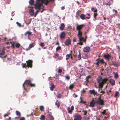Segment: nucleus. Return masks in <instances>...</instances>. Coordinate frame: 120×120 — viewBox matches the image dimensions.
Instances as JSON below:
<instances>
[{
    "mask_svg": "<svg viewBox=\"0 0 120 120\" xmlns=\"http://www.w3.org/2000/svg\"><path fill=\"white\" fill-rule=\"evenodd\" d=\"M108 79L106 78H102L101 76H99L97 79V82L98 83V86L99 88L101 89L102 90V88L104 85L108 81Z\"/></svg>",
    "mask_w": 120,
    "mask_h": 120,
    "instance_id": "1",
    "label": "nucleus"
},
{
    "mask_svg": "<svg viewBox=\"0 0 120 120\" xmlns=\"http://www.w3.org/2000/svg\"><path fill=\"white\" fill-rule=\"evenodd\" d=\"M101 95L98 97V100L95 101V103L98 105L97 108L98 109H100L102 108L104 105V100L101 99Z\"/></svg>",
    "mask_w": 120,
    "mask_h": 120,
    "instance_id": "2",
    "label": "nucleus"
},
{
    "mask_svg": "<svg viewBox=\"0 0 120 120\" xmlns=\"http://www.w3.org/2000/svg\"><path fill=\"white\" fill-rule=\"evenodd\" d=\"M26 63H22V68H26L27 67L30 68L32 67L33 61L32 60H29L28 61H26Z\"/></svg>",
    "mask_w": 120,
    "mask_h": 120,
    "instance_id": "3",
    "label": "nucleus"
},
{
    "mask_svg": "<svg viewBox=\"0 0 120 120\" xmlns=\"http://www.w3.org/2000/svg\"><path fill=\"white\" fill-rule=\"evenodd\" d=\"M42 4L38 0H37L36 3L35 4L34 7L35 9L40 10L41 9L43 8Z\"/></svg>",
    "mask_w": 120,
    "mask_h": 120,
    "instance_id": "4",
    "label": "nucleus"
},
{
    "mask_svg": "<svg viewBox=\"0 0 120 120\" xmlns=\"http://www.w3.org/2000/svg\"><path fill=\"white\" fill-rule=\"evenodd\" d=\"M25 84H26L28 86H29L31 87H34L35 86V84L31 83V81L30 80H26L23 85V87L24 88V89L25 90H26V89L24 86Z\"/></svg>",
    "mask_w": 120,
    "mask_h": 120,
    "instance_id": "5",
    "label": "nucleus"
},
{
    "mask_svg": "<svg viewBox=\"0 0 120 120\" xmlns=\"http://www.w3.org/2000/svg\"><path fill=\"white\" fill-rule=\"evenodd\" d=\"M85 26V25L84 24H82L80 25H78L76 27V30L78 31H81V30L83 27Z\"/></svg>",
    "mask_w": 120,
    "mask_h": 120,
    "instance_id": "6",
    "label": "nucleus"
},
{
    "mask_svg": "<svg viewBox=\"0 0 120 120\" xmlns=\"http://www.w3.org/2000/svg\"><path fill=\"white\" fill-rule=\"evenodd\" d=\"M24 35L26 36H27L28 39H30V37L32 35V34L30 31H28L25 33Z\"/></svg>",
    "mask_w": 120,
    "mask_h": 120,
    "instance_id": "7",
    "label": "nucleus"
},
{
    "mask_svg": "<svg viewBox=\"0 0 120 120\" xmlns=\"http://www.w3.org/2000/svg\"><path fill=\"white\" fill-rule=\"evenodd\" d=\"M79 39V41L81 40L83 38H82V32L81 31H78V33L77 34Z\"/></svg>",
    "mask_w": 120,
    "mask_h": 120,
    "instance_id": "8",
    "label": "nucleus"
},
{
    "mask_svg": "<svg viewBox=\"0 0 120 120\" xmlns=\"http://www.w3.org/2000/svg\"><path fill=\"white\" fill-rule=\"evenodd\" d=\"M111 55L108 54H104L103 56V57L107 60H109L111 58Z\"/></svg>",
    "mask_w": 120,
    "mask_h": 120,
    "instance_id": "9",
    "label": "nucleus"
},
{
    "mask_svg": "<svg viewBox=\"0 0 120 120\" xmlns=\"http://www.w3.org/2000/svg\"><path fill=\"white\" fill-rule=\"evenodd\" d=\"M71 41L69 38H68L65 42L64 43L66 46H69L71 45Z\"/></svg>",
    "mask_w": 120,
    "mask_h": 120,
    "instance_id": "10",
    "label": "nucleus"
},
{
    "mask_svg": "<svg viewBox=\"0 0 120 120\" xmlns=\"http://www.w3.org/2000/svg\"><path fill=\"white\" fill-rule=\"evenodd\" d=\"M38 0L41 3H44V4L46 5H47L49 3V1L48 0Z\"/></svg>",
    "mask_w": 120,
    "mask_h": 120,
    "instance_id": "11",
    "label": "nucleus"
},
{
    "mask_svg": "<svg viewBox=\"0 0 120 120\" xmlns=\"http://www.w3.org/2000/svg\"><path fill=\"white\" fill-rule=\"evenodd\" d=\"M74 107L72 105L71 107V109L70 107H68L67 108V109L68 111V113L71 114L72 113L73 110H74Z\"/></svg>",
    "mask_w": 120,
    "mask_h": 120,
    "instance_id": "12",
    "label": "nucleus"
},
{
    "mask_svg": "<svg viewBox=\"0 0 120 120\" xmlns=\"http://www.w3.org/2000/svg\"><path fill=\"white\" fill-rule=\"evenodd\" d=\"M66 34L65 33L63 32L61 33L60 36V38L61 39H64L65 38Z\"/></svg>",
    "mask_w": 120,
    "mask_h": 120,
    "instance_id": "13",
    "label": "nucleus"
},
{
    "mask_svg": "<svg viewBox=\"0 0 120 120\" xmlns=\"http://www.w3.org/2000/svg\"><path fill=\"white\" fill-rule=\"evenodd\" d=\"M33 8L30 9L29 10V13L31 16H33L34 13V10L33 9Z\"/></svg>",
    "mask_w": 120,
    "mask_h": 120,
    "instance_id": "14",
    "label": "nucleus"
},
{
    "mask_svg": "<svg viewBox=\"0 0 120 120\" xmlns=\"http://www.w3.org/2000/svg\"><path fill=\"white\" fill-rule=\"evenodd\" d=\"M90 49V47L87 46L84 47L83 49V51L86 52H89Z\"/></svg>",
    "mask_w": 120,
    "mask_h": 120,
    "instance_id": "15",
    "label": "nucleus"
},
{
    "mask_svg": "<svg viewBox=\"0 0 120 120\" xmlns=\"http://www.w3.org/2000/svg\"><path fill=\"white\" fill-rule=\"evenodd\" d=\"M75 118L74 119V120H81L82 119V117L80 115H76Z\"/></svg>",
    "mask_w": 120,
    "mask_h": 120,
    "instance_id": "16",
    "label": "nucleus"
},
{
    "mask_svg": "<svg viewBox=\"0 0 120 120\" xmlns=\"http://www.w3.org/2000/svg\"><path fill=\"white\" fill-rule=\"evenodd\" d=\"M89 92L90 94H93L94 95H96L97 94V92L96 91H95V90H90Z\"/></svg>",
    "mask_w": 120,
    "mask_h": 120,
    "instance_id": "17",
    "label": "nucleus"
},
{
    "mask_svg": "<svg viewBox=\"0 0 120 120\" xmlns=\"http://www.w3.org/2000/svg\"><path fill=\"white\" fill-rule=\"evenodd\" d=\"M48 120H54V118L53 116L51 114L48 115Z\"/></svg>",
    "mask_w": 120,
    "mask_h": 120,
    "instance_id": "18",
    "label": "nucleus"
},
{
    "mask_svg": "<svg viewBox=\"0 0 120 120\" xmlns=\"http://www.w3.org/2000/svg\"><path fill=\"white\" fill-rule=\"evenodd\" d=\"M65 27V25L63 23H61L60 26V29L61 30H63L64 29Z\"/></svg>",
    "mask_w": 120,
    "mask_h": 120,
    "instance_id": "19",
    "label": "nucleus"
},
{
    "mask_svg": "<svg viewBox=\"0 0 120 120\" xmlns=\"http://www.w3.org/2000/svg\"><path fill=\"white\" fill-rule=\"evenodd\" d=\"M91 78V76L89 75L88 76H86V81L85 82H86V83H88V82H89V79Z\"/></svg>",
    "mask_w": 120,
    "mask_h": 120,
    "instance_id": "20",
    "label": "nucleus"
},
{
    "mask_svg": "<svg viewBox=\"0 0 120 120\" xmlns=\"http://www.w3.org/2000/svg\"><path fill=\"white\" fill-rule=\"evenodd\" d=\"M5 49L4 48H3V49H2V50H1L0 51H1V52L0 53V55H1V56L5 54Z\"/></svg>",
    "mask_w": 120,
    "mask_h": 120,
    "instance_id": "21",
    "label": "nucleus"
},
{
    "mask_svg": "<svg viewBox=\"0 0 120 120\" xmlns=\"http://www.w3.org/2000/svg\"><path fill=\"white\" fill-rule=\"evenodd\" d=\"M54 56H53L54 58H57L59 57V55L58 53H54Z\"/></svg>",
    "mask_w": 120,
    "mask_h": 120,
    "instance_id": "22",
    "label": "nucleus"
},
{
    "mask_svg": "<svg viewBox=\"0 0 120 120\" xmlns=\"http://www.w3.org/2000/svg\"><path fill=\"white\" fill-rule=\"evenodd\" d=\"M93 101L94 100H93V101L91 102L90 103V106L92 107H94L95 102H94Z\"/></svg>",
    "mask_w": 120,
    "mask_h": 120,
    "instance_id": "23",
    "label": "nucleus"
},
{
    "mask_svg": "<svg viewBox=\"0 0 120 120\" xmlns=\"http://www.w3.org/2000/svg\"><path fill=\"white\" fill-rule=\"evenodd\" d=\"M16 113L17 116H18V118H20L21 116L20 113L18 111L16 110ZM17 118L18 117H16Z\"/></svg>",
    "mask_w": 120,
    "mask_h": 120,
    "instance_id": "24",
    "label": "nucleus"
},
{
    "mask_svg": "<svg viewBox=\"0 0 120 120\" xmlns=\"http://www.w3.org/2000/svg\"><path fill=\"white\" fill-rule=\"evenodd\" d=\"M110 83L112 84V85H114L115 84V82L114 80L111 79H110L109 81Z\"/></svg>",
    "mask_w": 120,
    "mask_h": 120,
    "instance_id": "25",
    "label": "nucleus"
},
{
    "mask_svg": "<svg viewBox=\"0 0 120 120\" xmlns=\"http://www.w3.org/2000/svg\"><path fill=\"white\" fill-rule=\"evenodd\" d=\"M85 16L86 15H85L82 14L80 15V17L82 20H84L86 19Z\"/></svg>",
    "mask_w": 120,
    "mask_h": 120,
    "instance_id": "26",
    "label": "nucleus"
},
{
    "mask_svg": "<svg viewBox=\"0 0 120 120\" xmlns=\"http://www.w3.org/2000/svg\"><path fill=\"white\" fill-rule=\"evenodd\" d=\"M96 61H97L95 63V64L97 65V67H98L99 66V64L100 63L99 60V59H97Z\"/></svg>",
    "mask_w": 120,
    "mask_h": 120,
    "instance_id": "27",
    "label": "nucleus"
},
{
    "mask_svg": "<svg viewBox=\"0 0 120 120\" xmlns=\"http://www.w3.org/2000/svg\"><path fill=\"white\" fill-rule=\"evenodd\" d=\"M40 118L41 120H45V116L44 115H41Z\"/></svg>",
    "mask_w": 120,
    "mask_h": 120,
    "instance_id": "28",
    "label": "nucleus"
},
{
    "mask_svg": "<svg viewBox=\"0 0 120 120\" xmlns=\"http://www.w3.org/2000/svg\"><path fill=\"white\" fill-rule=\"evenodd\" d=\"M91 10L94 13H97V10L95 8H92L91 9Z\"/></svg>",
    "mask_w": 120,
    "mask_h": 120,
    "instance_id": "29",
    "label": "nucleus"
},
{
    "mask_svg": "<svg viewBox=\"0 0 120 120\" xmlns=\"http://www.w3.org/2000/svg\"><path fill=\"white\" fill-rule=\"evenodd\" d=\"M55 105L57 106L58 108H59V106L60 105V104L58 100H57L55 102Z\"/></svg>",
    "mask_w": 120,
    "mask_h": 120,
    "instance_id": "30",
    "label": "nucleus"
},
{
    "mask_svg": "<svg viewBox=\"0 0 120 120\" xmlns=\"http://www.w3.org/2000/svg\"><path fill=\"white\" fill-rule=\"evenodd\" d=\"M71 54H67L66 56V60H68L69 59V57H70Z\"/></svg>",
    "mask_w": 120,
    "mask_h": 120,
    "instance_id": "31",
    "label": "nucleus"
},
{
    "mask_svg": "<svg viewBox=\"0 0 120 120\" xmlns=\"http://www.w3.org/2000/svg\"><path fill=\"white\" fill-rule=\"evenodd\" d=\"M55 88V86L53 84H52L51 86L50 87V90L52 91L53 90V89Z\"/></svg>",
    "mask_w": 120,
    "mask_h": 120,
    "instance_id": "32",
    "label": "nucleus"
},
{
    "mask_svg": "<svg viewBox=\"0 0 120 120\" xmlns=\"http://www.w3.org/2000/svg\"><path fill=\"white\" fill-rule=\"evenodd\" d=\"M31 22V20L30 19H28L27 20V21H25V23L27 25V26H28L29 24H30Z\"/></svg>",
    "mask_w": 120,
    "mask_h": 120,
    "instance_id": "33",
    "label": "nucleus"
},
{
    "mask_svg": "<svg viewBox=\"0 0 120 120\" xmlns=\"http://www.w3.org/2000/svg\"><path fill=\"white\" fill-rule=\"evenodd\" d=\"M34 46V45L33 43L31 44H30L28 48L29 49H30L31 48L33 47Z\"/></svg>",
    "mask_w": 120,
    "mask_h": 120,
    "instance_id": "34",
    "label": "nucleus"
},
{
    "mask_svg": "<svg viewBox=\"0 0 120 120\" xmlns=\"http://www.w3.org/2000/svg\"><path fill=\"white\" fill-rule=\"evenodd\" d=\"M34 0H30L29 1V3L30 4L32 5H34Z\"/></svg>",
    "mask_w": 120,
    "mask_h": 120,
    "instance_id": "35",
    "label": "nucleus"
},
{
    "mask_svg": "<svg viewBox=\"0 0 120 120\" xmlns=\"http://www.w3.org/2000/svg\"><path fill=\"white\" fill-rule=\"evenodd\" d=\"M20 46V44L19 43H17L15 45V47L16 48H18Z\"/></svg>",
    "mask_w": 120,
    "mask_h": 120,
    "instance_id": "36",
    "label": "nucleus"
},
{
    "mask_svg": "<svg viewBox=\"0 0 120 120\" xmlns=\"http://www.w3.org/2000/svg\"><path fill=\"white\" fill-rule=\"evenodd\" d=\"M99 62L101 64H102L105 63V62L103 59H102L101 60H99Z\"/></svg>",
    "mask_w": 120,
    "mask_h": 120,
    "instance_id": "37",
    "label": "nucleus"
},
{
    "mask_svg": "<svg viewBox=\"0 0 120 120\" xmlns=\"http://www.w3.org/2000/svg\"><path fill=\"white\" fill-rule=\"evenodd\" d=\"M10 43L11 44V47L13 49H14L15 48V42H10Z\"/></svg>",
    "mask_w": 120,
    "mask_h": 120,
    "instance_id": "38",
    "label": "nucleus"
},
{
    "mask_svg": "<svg viewBox=\"0 0 120 120\" xmlns=\"http://www.w3.org/2000/svg\"><path fill=\"white\" fill-rule=\"evenodd\" d=\"M84 57L85 59L88 58H89V55L88 53L85 54L84 55Z\"/></svg>",
    "mask_w": 120,
    "mask_h": 120,
    "instance_id": "39",
    "label": "nucleus"
},
{
    "mask_svg": "<svg viewBox=\"0 0 120 120\" xmlns=\"http://www.w3.org/2000/svg\"><path fill=\"white\" fill-rule=\"evenodd\" d=\"M78 60H80L81 59V54L80 53V52L79 51V54L78 56Z\"/></svg>",
    "mask_w": 120,
    "mask_h": 120,
    "instance_id": "40",
    "label": "nucleus"
},
{
    "mask_svg": "<svg viewBox=\"0 0 120 120\" xmlns=\"http://www.w3.org/2000/svg\"><path fill=\"white\" fill-rule=\"evenodd\" d=\"M74 87L73 84L71 85L69 87V89L70 90H72L74 88Z\"/></svg>",
    "mask_w": 120,
    "mask_h": 120,
    "instance_id": "41",
    "label": "nucleus"
},
{
    "mask_svg": "<svg viewBox=\"0 0 120 120\" xmlns=\"http://www.w3.org/2000/svg\"><path fill=\"white\" fill-rule=\"evenodd\" d=\"M40 10H37L35 12V15H34V17H36L38 13L40 11Z\"/></svg>",
    "mask_w": 120,
    "mask_h": 120,
    "instance_id": "42",
    "label": "nucleus"
},
{
    "mask_svg": "<svg viewBox=\"0 0 120 120\" xmlns=\"http://www.w3.org/2000/svg\"><path fill=\"white\" fill-rule=\"evenodd\" d=\"M82 112L84 113L83 115H86V114L87 113V111L86 110H83Z\"/></svg>",
    "mask_w": 120,
    "mask_h": 120,
    "instance_id": "43",
    "label": "nucleus"
},
{
    "mask_svg": "<svg viewBox=\"0 0 120 120\" xmlns=\"http://www.w3.org/2000/svg\"><path fill=\"white\" fill-rule=\"evenodd\" d=\"M62 96L61 94H60L59 93L57 95V97L58 98H61Z\"/></svg>",
    "mask_w": 120,
    "mask_h": 120,
    "instance_id": "44",
    "label": "nucleus"
},
{
    "mask_svg": "<svg viewBox=\"0 0 120 120\" xmlns=\"http://www.w3.org/2000/svg\"><path fill=\"white\" fill-rule=\"evenodd\" d=\"M65 77L66 79L68 80H69L70 79V77L68 75H66Z\"/></svg>",
    "mask_w": 120,
    "mask_h": 120,
    "instance_id": "45",
    "label": "nucleus"
},
{
    "mask_svg": "<svg viewBox=\"0 0 120 120\" xmlns=\"http://www.w3.org/2000/svg\"><path fill=\"white\" fill-rule=\"evenodd\" d=\"M114 77L115 78H117L118 77V75L117 73H114Z\"/></svg>",
    "mask_w": 120,
    "mask_h": 120,
    "instance_id": "46",
    "label": "nucleus"
},
{
    "mask_svg": "<svg viewBox=\"0 0 120 120\" xmlns=\"http://www.w3.org/2000/svg\"><path fill=\"white\" fill-rule=\"evenodd\" d=\"M44 107L43 106H41L40 107V109L41 111H44Z\"/></svg>",
    "mask_w": 120,
    "mask_h": 120,
    "instance_id": "47",
    "label": "nucleus"
},
{
    "mask_svg": "<svg viewBox=\"0 0 120 120\" xmlns=\"http://www.w3.org/2000/svg\"><path fill=\"white\" fill-rule=\"evenodd\" d=\"M61 48V47L60 46H59L56 48V51H57L60 50Z\"/></svg>",
    "mask_w": 120,
    "mask_h": 120,
    "instance_id": "48",
    "label": "nucleus"
},
{
    "mask_svg": "<svg viewBox=\"0 0 120 120\" xmlns=\"http://www.w3.org/2000/svg\"><path fill=\"white\" fill-rule=\"evenodd\" d=\"M44 43L42 42L40 44V45L42 47H43L44 46Z\"/></svg>",
    "mask_w": 120,
    "mask_h": 120,
    "instance_id": "49",
    "label": "nucleus"
},
{
    "mask_svg": "<svg viewBox=\"0 0 120 120\" xmlns=\"http://www.w3.org/2000/svg\"><path fill=\"white\" fill-rule=\"evenodd\" d=\"M98 15V14L97 13H94V18H96Z\"/></svg>",
    "mask_w": 120,
    "mask_h": 120,
    "instance_id": "50",
    "label": "nucleus"
},
{
    "mask_svg": "<svg viewBox=\"0 0 120 120\" xmlns=\"http://www.w3.org/2000/svg\"><path fill=\"white\" fill-rule=\"evenodd\" d=\"M80 42L78 43L77 44H79L80 45H83V44L82 43V41H79Z\"/></svg>",
    "mask_w": 120,
    "mask_h": 120,
    "instance_id": "51",
    "label": "nucleus"
},
{
    "mask_svg": "<svg viewBox=\"0 0 120 120\" xmlns=\"http://www.w3.org/2000/svg\"><path fill=\"white\" fill-rule=\"evenodd\" d=\"M82 38H83L81 40L79 41H83L84 42H85L86 41V39H84V38L82 37Z\"/></svg>",
    "mask_w": 120,
    "mask_h": 120,
    "instance_id": "52",
    "label": "nucleus"
},
{
    "mask_svg": "<svg viewBox=\"0 0 120 120\" xmlns=\"http://www.w3.org/2000/svg\"><path fill=\"white\" fill-rule=\"evenodd\" d=\"M100 93H102L101 94H100V95H102L104 94L105 93V91H101L100 92Z\"/></svg>",
    "mask_w": 120,
    "mask_h": 120,
    "instance_id": "53",
    "label": "nucleus"
},
{
    "mask_svg": "<svg viewBox=\"0 0 120 120\" xmlns=\"http://www.w3.org/2000/svg\"><path fill=\"white\" fill-rule=\"evenodd\" d=\"M16 24L19 26V27H21V25L20 23H19L18 22H16Z\"/></svg>",
    "mask_w": 120,
    "mask_h": 120,
    "instance_id": "54",
    "label": "nucleus"
},
{
    "mask_svg": "<svg viewBox=\"0 0 120 120\" xmlns=\"http://www.w3.org/2000/svg\"><path fill=\"white\" fill-rule=\"evenodd\" d=\"M62 72V69H59L58 71V72L59 73H61V72Z\"/></svg>",
    "mask_w": 120,
    "mask_h": 120,
    "instance_id": "55",
    "label": "nucleus"
},
{
    "mask_svg": "<svg viewBox=\"0 0 120 120\" xmlns=\"http://www.w3.org/2000/svg\"><path fill=\"white\" fill-rule=\"evenodd\" d=\"M105 4L106 6H107L108 5L110 6L111 5V4L110 3H109V2H108V3H105Z\"/></svg>",
    "mask_w": 120,
    "mask_h": 120,
    "instance_id": "56",
    "label": "nucleus"
},
{
    "mask_svg": "<svg viewBox=\"0 0 120 120\" xmlns=\"http://www.w3.org/2000/svg\"><path fill=\"white\" fill-rule=\"evenodd\" d=\"M119 94V93L118 91H116L115 93V96H118Z\"/></svg>",
    "mask_w": 120,
    "mask_h": 120,
    "instance_id": "57",
    "label": "nucleus"
},
{
    "mask_svg": "<svg viewBox=\"0 0 120 120\" xmlns=\"http://www.w3.org/2000/svg\"><path fill=\"white\" fill-rule=\"evenodd\" d=\"M106 112V110H104L102 112V114L104 115L105 113Z\"/></svg>",
    "mask_w": 120,
    "mask_h": 120,
    "instance_id": "58",
    "label": "nucleus"
},
{
    "mask_svg": "<svg viewBox=\"0 0 120 120\" xmlns=\"http://www.w3.org/2000/svg\"><path fill=\"white\" fill-rule=\"evenodd\" d=\"M114 66L116 67H117L118 66V64L117 63L114 64H113Z\"/></svg>",
    "mask_w": 120,
    "mask_h": 120,
    "instance_id": "59",
    "label": "nucleus"
},
{
    "mask_svg": "<svg viewBox=\"0 0 120 120\" xmlns=\"http://www.w3.org/2000/svg\"><path fill=\"white\" fill-rule=\"evenodd\" d=\"M79 13H80L79 11H78L76 13V15H78V16H79Z\"/></svg>",
    "mask_w": 120,
    "mask_h": 120,
    "instance_id": "60",
    "label": "nucleus"
},
{
    "mask_svg": "<svg viewBox=\"0 0 120 120\" xmlns=\"http://www.w3.org/2000/svg\"><path fill=\"white\" fill-rule=\"evenodd\" d=\"M25 118L23 117H22L20 119V120H25Z\"/></svg>",
    "mask_w": 120,
    "mask_h": 120,
    "instance_id": "61",
    "label": "nucleus"
},
{
    "mask_svg": "<svg viewBox=\"0 0 120 120\" xmlns=\"http://www.w3.org/2000/svg\"><path fill=\"white\" fill-rule=\"evenodd\" d=\"M10 1H11L10 0H7L6 3L8 4H9L10 3Z\"/></svg>",
    "mask_w": 120,
    "mask_h": 120,
    "instance_id": "62",
    "label": "nucleus"
},
{
    "mask_svg": "<svg viewBox=\"0 0 120 120\" xmlns=\"http://www.w3.org/2000/svg\"><path fill=\"white\" fill-rule=\"evenodd\" d=\"M8 113L5 114L4 115V117H6V116H8Z\"/></svg>",
    "mask_w": 120,
    "mask_h": 120,
    "instance_id": "63",
    "label": "nucleus"
},
{
    "mask_svg": "<svg viewBox=\"0 0 120 120\" xmlns=\"http://www.w3.org/2000/svg\"><path fill=\"white\" fill-rule=\"evenodd\" d=\"M59 75L57 73H56L55 74L56 77V78L58 77L59 76Z\"/></svg>",
    "mask_w": 120,
    "mask_h": 120,
    "instance_id": "64",
    "label": "nucleus"
}]
</instances>
